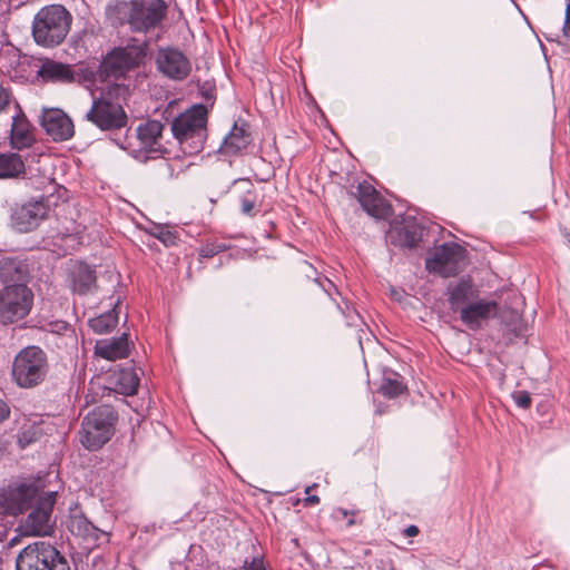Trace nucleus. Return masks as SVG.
Returning a JSON list of instances; mask_svg holds the SVG:
<instances>
[{
    "mask_svg": "<svg viewBox=\"0 0 570 570\" xmlns=\"http://www.w3.org/2000/svg\"><path fill=\"white\" fill-rule=\"evenodd\" d=\"M38 76L47 82L70 83L75 80V72L69 65L51 59L42 61Z\"/></svg>",
    "mask_w": 570,
    "mask_h": 570,
    "instance_id": "obj_20",
    "label": "nucleus"
},
{
    "mask_svg": "<svg viewBox=\"0 0 570 570\" xmlns=\"http://www.w3.org/2000/svg\"><path fill=\"white\" fill-rule=\"evenodd\" d=\"M243 570H266V567L262 557H254L250 561H244Z\"/></svg>",
    "mask_w": 570,
    "mask_h": 570,
    "instance_id": "obj_37",
    "label": "nucleus"
},
{
    "mask_svg": "<svg viewBox=\"0 0 570 570\" xmlns=\"http://www.w3.org/2000/svg\"><path fill=\"white\" fill-rule=\"evenodd\" d=\"M360 202L363 209L375 218L384 219L391 214V206L389 203L375 190V188L367 184L361 183L353 193Z\"/></svg>",
    "mask_w": 570,
    "mask_h": 570,
    "instance_id": "obj_16",
    "label": "nucleus"
},
{
    "mask_svg": "<svg viewBox=\"0 0 570 570\" xmlns=\"http://www.w3.org/2000/svg\"><path fill=\"white\" fill-rule=\"evenodd\" d=\"M449 303L453 312H458L460 316L462 311L466 309L478 297L479 291L468 279L452 284L448 287Z\"/></svg>",
    "mask_w": 570,
    "mask_h": 570,
    "instance_id": "obj_18",
    "label": "nucleus"
},
{
    "mask_svg": "<svg viewBox=\"0 0 570 570\" xmlns=\"http://www.w3.org/2000/svg\"><path fill=\"white\" fill-rule=\"evenodd\" d=\"M118 385L124 394L132 395L137 392L139 377L132 370H124L118 377Z\"/></svg>",
    "mask_w": 570,
    "mask_h": 570,
    "instance_id": "obj_30",
    "label": "nucleus"
},
{
    "mask_svg": "<svg viewBox=\"0 0 570 570\" xmlns=\"http://www.w3.org/2000/svg\"><path fill=\"white\" fill-rule=\"evenodd\" d=\"M117 415L109 405H101L89 412L82 420L79 441L90 451L100 449L114 434Z\"/></svg>",
    "mask_w": 570,
    "mask_h": 570,
    "instance_id": "obj_6",
    "label": "nucleus"
},
{
    "mask_svg": "<svg viewBox=\"0 0 570 570\" xmlns=\"http://www.w3.org/2000/svg\"><path fill=\"white\" fill-rule=\"evenodd\" d=\"M307 504H316L320 502V498L317 495H309L305 499Z\"/></svg>",
    "mask_w": 570,
    "mask_h": 570,
    "instance_id": "obj_41",
    "label": "nucleus"
},
{
    "mask_svg": "<svg viewBox=\"0 0 570 570\" xmlns=\"http://www.w3.org/2000/svg\"><path fill=\"white\" fill-rule=\"evenodd\" d=\"M38 489L32 484H19L0 491V512L17 515L37 498Z\"/></svg>",
    "mask_w": 570,
    "mask_h": 570,
    "instance_id": "obj_13",
    "label": "nucleus"
},
{
    "mask_svg": "<svg viewBox=\"0 0 570 570\" xmlns=\"http://www.w3.org/2000/svg\"><path fill=\"white\" fill-rule=\"evenodd\" d=\"M10 410L6 402L0 399V422L8 417Z\"/></svg>",
    "mask_w": 570,
    "mask_h": 570,
    "instance_id": "obj_39",
    "label": "nucleus"
},
{
    "mask_svg": "<svg viewBox=\"0 0 570 570\" xmlns=\"http://www.w3.org/2000/svg\"><path fill=\"white\" fill-rule=\"evenodd\" d=\"M56 492H49L39 499L37 507L20 525L22 534L47 535L51 532V512L56 502Z\"/></svg>",
    "mask_w": 570,
    "mask_h": 570,
    "instance_id": "obj_11",
    "label": "nucleus"
},
{
    "mask_svg": "<svg viewBox=\"0 0 570 570\" xmlns=\"http://www.w3.org/2000/svg\"><path fill=\"white\" fill-rule=\"evenodd\" d=\"M67 527L69 531L85 541L96 542L102 532L95 527L79 510L71 511Z\"/></svg>",
    "mask_w": 570,
    "mask_h": 570,
    "instance_id": "obj_21",
    "label": "nucleus"
},
{
    "mask_svg": "<svg viewBox=\"0 0 570 570\" xmlns=\"http://www.w3.org/2000/svg\"><path fill=\"white\" fill-rule=\"evenodd\" d=\"M118 323L116 308L108 311L89 321L90 327L98 334L111 331Z\"/></svg>",
    "mask_w": 570,
    "mask_h": 570,
    "instance_id": "obj_29",
    "label": "nucleus"
},
{
    "mask_svg": "<svg viewBox=\"0 0 570 570\" xmlns=\"http://www.w3.org/2000/svg\"><path fill=\"white\" fill-rule=\"evenodd\" d=\"M147 42L129 43L115 48L105 60L107 71L116 77L138 67L146 57Z\"/></svg>",
    "mask_w": 570,
    "mask_h": 570,
    "instance_id": "obj_10",
    "label": "nucleus"
},
{
    "mask_svg": "<svg viewBox=\"0 0 570 570\" xmlns=\"http://www.w3.org/2000/svg\"><path fill=\"white\" fill-rule=\"evenodd\" d=\"M403 383L397 379H385L381 385V391L389 397H396L404 391Z\"/></svg>",
    "mask_w": 570,
    "mask_h": 570,
    "instance_id": "obj_31",
    "label": "nucleus"
},
{
    "mask_svg": "<svg viewBox=\"0 0 570 570\" xmlns=\"http://www.w3.org/2000/svg\"><path fill=\"white\" fill-rule=\"evenodd\" d=\"M41 125L56 141L67 140L73 135L71 119L60 109L45 110L41 116Z\"/></svg>",
    "mask_w": 570,
    "mask_h": 570,
    "instance_id": "obj_17",
    "label": "nucleus"
},
{
    "mask_svg": "<svg viewBox=\"0 0 570 570\" xmlns=\"http://www.w3.org/2000/svg\"><path fill=\"white\" fill-rule=\"evenodd\" d=\"M33 141L30 125L23 115L12 117L10 142L16 149L29 147Z\"/></svg>",
    "mask_w": 570,
    "mask_h": 570,
    "instance_id": "obj_23",
    "label": "nucleus"
},
{
    "mask_svg": "<svg viewBox=\"0 0 570 570\" xmlns=\"http://www.w3.org/2000/svg\"><path fill=\"white\" fill-rule=\"evenodd\" d=\"M16 570H70V567L53 546L36 541L18 554Z\"/></svg>",
    "mask_w": 570,
    "mask_h": 570,
    "instance_id": "obj_7",
    "label": "nucleus"
},
{
    "mask_svg": "<svg viewBox=\"0 0 570 570\" xmlns=\"http://www.w3.org/2000/svg\"><path fill=\"white\" fill-rule=\"evenodd\" d=\"M22 59H24L19 49L11 45H4L0 48V70L9 77H17Z\"/></svg>",
    "mask_w": 570,
    "mask_h": 570,
    "instance_id": "obj_25",
    "label": "nucleus"
},
{
    "mask_svg": "<svg viewBox=\"0 0 570 570\" xmlns=\"http://www.w3.org/2000/svg\"><path fill=\"white\" fill-rule=\"evenodd\" d=\"M250 141L249 135L243 127L234 125L228 136L225 137L220 151L226 155H235L245 149Z\"/></svg>",
    "mask_w": 570,
    "mask_h": 570,
    "instance_id": "obj_24",
    "label": "nucleus"
},
{
    "mask_svg": "<svg viewBox=\"0 0 570 570\" xmlns=\"http://www.w3.org/2000/svg\"><path fill=\"white\" fill-rule=\"evenodd\" d=\"M46 353L38 346L22 348L13 358L11 375L13 382L22 389L39 385L48 373Z\"/></svg>",
    "mask_w": 570,
    "mask_h": 570,
    "instance_id": "obj_5",
    "label": "nucleus"
},
{
    "mask_svg": "<svg viewBox=\"0 0 570 570\" xmlns=\"http://www.w3.org/2000/svg\"><path fill=\"white\" fill-rule=\"evenodd\" d=\"M158 232L155 233L154 235L161 242L164 243L166 246H171L175 244L176 242V236L169 232V230H166L164 228H157Z\"/></svg>",
    "mask_w": 570,
    "mask_h": 570,
    "instance_id": "obj_35",
    "label": "nucleus"
},
{
    "mask_svg": "<svg viewBox=\"0 0 570 570\" xmlns=\"http://www.w3.org/2000/svg\"><path fill=\"white\" fill-rule=\"evenodd\" d=\"M404 534L406 537H415L419 534V528L414 524H411L404 529Z\"/></svg>",
    "mask_w": 570,
    "mask_h": 570,
    "instance_id": "obj_40",
    "label": "nucleus"
},
{
    "mask_svg": "<svg viewBox=\"0 0 570 570\" xmlns=\"http://www.w3.org/2000/svg\"><path fill=\"white\" fill-rule=\"evenodd\" d=\"M207 115L208 110L204 105H195L173 120V135L185 154L195 155L204 148Z\"/></svg>",
    "mask_w": 570,
    "mask_h": 570,
    "instance_id": "obj_4",
    "label": "nucleus"
},
{
    "mask_svg": "<svg viewBox=\"0 0 570 570\" xmlns=\"http://www.w3.org/2000/svg\"><path fill=\"white\" fill-rule=\"evenodd\" d=\"M96 284V275L88 265L80 264L73 274V291L80 295L89 293Z\"/></svg>",
    "mask_w": 570,
    "mask_h": 570,
    "instance_id": "obj_27",
    "label": "nucleus"
},
{
    "mask_svg": "<svg viewBox=\"0 0 570 570\" xmlns=\"http://www.w3.org/2000/svg\"><path fill=\"white\" fill-rule=\"evenodd\" d=\"M563 32L566 36H570V4L566 9V20L563 26Z\"/></svg>",
    "mask_w": 570,
    "mask_h": 570,
    "instance_id": "obj_38",
    "label": "nucleus"
},
{
    "mask_svg": "<svg viewBox=\"0 0 570 570\" xmlns=\"http://www.w3.org/2000/svg\"><path fill=\"white\" fill-rule=\"evenodd\" d=\"M421 234L415 225L406 224L403 227H395L390 232V239L400 246L413 247L420 240Z\"/></svg>",
    "mask_w": 570,
    "mask_h": 570,
    "instance_id": "obj_26",
    "label": "nucleus"
},
{
    "mask_svg": "<svg viewBox=\"0 0 570 570\" xmlns=\"http://www.w3.org/2000/svg\"><path fill=\"white\" fill-rule=\"evenodd\" d=\"M71 13L61 4L41 8L32 21V37L42 47L60 45L70 31Z\"/></svg>",
    "mask_w": 570,
    "mask_h": 570,
    "instance_id": "obj_3",
    "label": "nucleus"
},
{
    "mask_svg": "<svg viewBox=\"0 0 570 570\" xmlns=\"http://www.w3.org/2000/svg\"><path fill=\"white\" fill-rule=\"evenodd\" d=\"M58 328L59 330H65V328H67V324L66 323H60V324H58Z\"/></svg>",
    "mask_w": 570,
    "mask_h": 570,
    "instance_id": "obj_42",
    "label": "nucleus"
},
{
    "mask_svg": "<svg viewBox=\"0 0 570 570\" xmlns=\"http://www.w3.org/2000/svg\"><path fill=\"white\" fill-rule=\"evenodd\" d=\"M156 65L159 72L174 80H183L191 71L189 59L180 50L171 47L158 50Z\"/></svg>",
    "mask_w": 570,
    "mask_h": 570,
    "instance_id": "obj_14",
    "label": "nucleus"
},
{
    "mask_svg": "<svg viewBox=\"0 0 570 570\" xmlns=\"http://www.w3.org/2000/svg\"><path fill=\"white\" fill-rule=\"evenodd\" d=\"M49 205L43 199L29 202L14 208L11 215V224L20 233H27L36 228L48 215Z\"/></svg>",
    "mask_w": 570,
    "mask_h": 570,
    "instance_id": "obj_15",
    "label": "nucleus"
},
{
    "mask_svg": "<svg viewBox=\"0 0 570 570\" xmlns=\"http://www.w3.org/2000/svg\"><path fill=\"white\" fill-rule=\"evenodd\" d=\"M12 104L17 106L11 90L0 83V114L6 111Z\"/></svg>",
    "mask_w": 570,
    "mask_h": 570,
    "instance_id": "obj_33",
    "label": "nucleus"
},
{
    "mask_svg": "<svg viewBox=\"0 0 570 570\" xmlns=\"http://www.w3.org/2000/svg\"><path fill=\"white\" fill-rule=\"evenodd\" d=\"M86 119L101 130L119 129L127 124V115L121 105L105 95L94 99L91 108L86 114Z\"/></svg>",
    "mask_w": 570,
    "mask_h": 570,
    "instance_id": "obj_8",
    "label": "nucleus"
},
{
    "mask_svg": "<svg viewBox=\"0 0 570 570\" xmlns=\"http://www.w3.org/2000/svg\"><path fill=\"white\" fill-rule=\"evenodd\" d=\"M107 16L114 23L128 24L132 32L148 33L163 24L167 4L164 0L115 1L107 7Z\"/></svg>",
    "mask_w": 570,
    "mask_h": 570,
    "instance_id": "obj_2",
    "label": "nucleus"
},
{
    "mask_svg": "<svg viewBox=\"0 0 570 570\" xmlns=\"http://www.w3.org/2000/svg\"><path fill=\"white\" fill-rule=\"evenodd\" d=\"M465 262V249L455 243L443 244L438 247L431 257L425 261L430 272L438 273L443 277L456 275Z\"/></svg>",
    "mask_w": 570,
    "mask_h": 570,
    "instance_id": "obj_9",
    "label": "nucleus"
},
{
    "mask_svg": "<svg viewBox=\"0 0 570 570\" xmlns=\"http://www.w3.org/2000/svg\"><path fill=\"white\" fill-rule=\"evenodd\" d=\"M508 313L511 316L512 323H507V327L509 330L515 332L518 335L521 334L523 328H522V324H521L519 314L513 309H509Z\"/></svg>",
    "mask_w": 570,
    "mask_h": 570,
    "instance_id": "obj_36",
    "label": "nucleus"
},
{
    "mask_svg": "<svg viewBox=\"0 0 570 570\" xmlns=\"http://www.w3.org/2000/svg\"><path fill=\"white\" fill-rule=\"evenodd\" d=\"M24 171V164L18 154H0V178L16 177Z\"/></svg>",
    "mask_w": 570,
    "mask_h": 570,
    "instance_id": "obj_28",
    "label": "nucleus"
},
{
    "mask_svg": "<svg viewBox=\"0 0 570 570\" xmlns=\"http://www.w3.org/2000/svg\"><path fill=\"white\" fill-rule=\"evenodd\" d=\"M96 355L108 361H116L127 357L129 354V344L127 334H122L118 338L100 340L95 346Z\"/></svg>",
    "mask_w": 570,
    "mask_h": 570,
    "instance_id": "obj_22",
    "label": "nucleus"
},
{
    "mask_svg": "<svg viewBox=\"0 0 570 570\" xmlns=\"http://www.w3.org/2000/svg\"><path fill=\"white\" fill-rule=\"evenodd\" d=\"M257 197L250 190L247 191L245 196L240 198V209L242 213L248 216L255 215Z\"/></svg>",
    "mask_w": 570,
    "mask_h": 570,
    "instance_id": "obj_32",
    "label": "nucleus"
},
{
    "mask_svg": "<svg viewBox=\"0 0 570 570\" xmlns=\"http://www.w3.org/2000/svg\"><path fill=\"white\" fill-rule=\"evenodd\" d=\"M0 323L12 324L23 320L31 311L33 294L24 284V268L14 259L0 263Z\"/></svg>",
    "mask_w": 570,
    "mask_h": 570,
    "instance_id": "obj_1",
    "label": "nucleus"
},
{
    "mask_svg": "<svg viewBox=\"0 0 570 570\" xmlns=\"http://www.w3.org/2000/svg\"><path fill=\"white\" fill-rule=\"evenodd\" d=\"M504 313L497 301L478 297L466 309L462 311L460 320L470 330L475 331L482 328L494 317H500L504 322Z\"/></svg>",
    "mask_w": 570,
    "mask_h": 570,
    "instance_id": "obj_12",
    "label": "nucleus"
},
{
    "mask_svg": "<svg viewBox=\"0 0 570 570\" xmlns=\"http://www.w3.org/2000/svg\"><path fill=\"white\" fill-rule=\"evenodd\" d=\"M512 399L519 407L528 409L531 405V396L527 391H517Z\"/></svg>",
    "mask_w": 570,
    "mask_h": 570,
    "instance_id": "obj_34",
    "label": "nucleus"
},
{
    "mask_svg": "<svg viewBox=\"0 0 570 570\" xmlns=\"http://www.w3.org/2000/svg\"><path fill=\"white\" fill-rule=\"evenodd\" d=\"M163 129L164 126L158 120L140 124L136 129L140 149L147 153L159 151Z\"/></svg>",
    "mask_w": 570,
    "mask_h": 570,
    "instance_id": "obj_19",
    "label": "nucleus"
}]
</instances>
